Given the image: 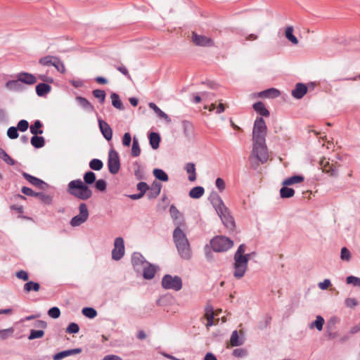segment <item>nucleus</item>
I'll return each mask as SVG.
<instances>
[{"mask_svg":"<svg viewBox=\"0 0 360 360\" xmlns=\"http://www.w3.org/2000/svg\"><path fill=\"white\" fill-rule=\"evenodd\" d=\"M324 322V319L321 316L318 315L315 321L310 323V328H316L318 330L321 331L323 329Z\"/></svg>","mask_w":360,"mask_h":360,"instance_id":"42","label":"nucleus"},{"mask_svg":"<svg viewBox=\"0 0 360 360\" xmlns=\"http://www.w3.org/2000/svg\"><path fill=\"white\" fill-rule=\"evenodd\" d=\"M185 169L188 174V180L193 181L196 179L195 165L194 163L188 162L185 166Z\"/></svg>","mask_w":360,"mask_h":360,"instance_id":"36","label":"nucleus"},{"mask_svg":"<svg viewBox=\"0 0 360 360\" xmlns=\"http://www.w3.org/2000/svg\"><path fill=\"white\" fill-rule=\"evenodd\" d=\"M304 181V176H302L301 174L293 175V176H291L285 179L283 181V185H284V186H290V185H292V184H295L302 183Z\"/></svg>","mask_w":360,"mask_h":360,"instance_id":"29","label":"nucleus"},{"mask_svg":"<svg viewBox=\"0 0 360 360\" xmlns=\"http://www.w3.org/2000/svg\"><path fill=\"white\" fill-rule=\"evenodd\" d=\"M215 185L220 192L224 191L226 188L225 181L220 177L217 178Z\"/></svg>","mask_w":360,"mask_h":360,"instance_id":"64","label":"nucleus"},{"mask_svg":"<svg viewBox=\"0 0 360 360\" xmlns=\"http://www.w3.org/2000/svg\"><path fill=\"white\" fill-rule=\"evenodd\" d=\"M131 156L138 157L141 154V148L139 143V140L136 137H134L132 140L131 147Z\"/></svg>","mask_w":360,"mask_h":360,"instance_id":"43","label":"nucleus"},{"mask_svg":"<svg viewBox=\"0 0 360 360\" xmlns=\"http://www.w3.org/2000/svg\"><path fill=\"white\" fill-rule=\"evenodd\" d=\"M136 188L142 195H144L146 191H148L149 186L144 181H140L137 184Z\"/></svg>","mask_w":360,"mask_h":360,"instance_id":"58","label":"nucleus"},{"mask_svg":"<svg viewBox=\"0 0 360 360\" xmlns=\"http://www.w3.org/2000/svg\"><path fill=\"white\" fill-rule=\"evenodd\" d=\"M340 258L343 261H349L351 259V253L350 251L346 247H344L341 249L340 252Z\"/></svg>","mask_w":360,"mask_h":360,"instance_id":"59","label":"nucleus"},{"mask_svg":"<svg viewBox=\"0 0 360 360\" xmlns=\"http://www.w3.org/2000/svg\"><path fill=\"white\" fill-rule=\"evenodd\" d=\"M169 212L171 217L175 223L177 225L176 227L183 226L185 225V221L184 219L183 214L179 212V210L174 205H172L169 207Z\"/></svg>","mask_w":360,"mask_h":360,"instance_id":"15","label":"nucleus"},{"mask_svg":"<svg viewBox=\"0 0 360 360\" xmlns=\"http://www.w3.org/2000/svg\"><path fill=\"white\" fill-rule=\"evenodd\" d=\"M173 241L180 257L189 260L192 257L191 245L186 235L180 227H176L172 234Z\"/></svg>","mask_w":360,"mask_h":360,"instance_id":"3","label":"nucleus"},{"mask_svg":"<svg viewBox=\"0 0 360 360\" xmlns=\"http://www.w3.org/2000/svg\"><path fill=\"white\" fill-rule=\"evenodd\" d=\"M16 78H18L19 81L27 85L34 84L37 81V77L33 74L27 72H20L18 73L16 75Z\"/></svg>","mask_w":360,"mask_h":360,"instance_id":"16","label":"nucleus"},{"mask_svg":"<svg viewBox=\"0 0 360 360\" xmlns=\"http://www.w3.org/2000/svg\"><path fill=\"white\" fill-rule=\"evenodd\" d=\"M22 176L32 185L41 190H46L49 188V185L43 180L25 172H22Z\"/></svg>","mask_w":360,"mask_h":360,"instance_id":"11","label":"nucleus"},{"mask_svg":"<svg viewBox=\"0 0 360 360\" xmlns=\"http://www.w3.org/2000/svg\"><path fill=\"white\" fill-rule=\"evenodd\" d=\"M204 188L200 186H197L190 190L188 195L190 198L193 199H198L204 195Z\"/></svg>","mask_w":360,"mask_h":360,"instance_id":"32","label":"nucleus"},{"mask_svg":"<svg viewBox=\"0 0 360 360\" xmlns=\"http://www.w3.org/2000/svg\"><path fill=\"white\" fill-rule=\"evenodd\" d=\"M48 315L53 319H58L60 316V310L57 307H53L49 309Z\"/></svg>","mask_w":360,"mask_h":360,"instance_id":"56","label":"nucleus"},{"mask_svg":"<svg viewBox=\"0 0 360 360\" xmlns=\"http://www.w3.org/2000/svg\"><path fill=\"white\" fill-rule=\"evenodd\" d=\"M245 340L243 337H239L238 333L237 330H234L232 332L230 338V345L232 347H238L243 345Z\"/></svg>","mask_w":360,"mask_h":360,"instance_id":"30","label":"nucleus"},{"mask_svg":"<svg viewBox=\"0 0 360 360\" xmlns=\"http://www.w3.org/2000/svg\"><path fill=\"white\" fill-rule=\"evenodd\" d=\"M86 220L87 219L84 218V217L77 214L71 219L70 224L73 227L79 226L82 224L84 223Z\"/></svg>","mask_w":360,"mask_h":360,"instance_id":"49","label":"nucleus"},{"mask_svg":"<svg viewBox=\"0 0 360 360\" xmlns=\"http://www.w3.org/2000/svg\"><path fill=\"white\" fill-rule=\"evenodd\" d=\"M0 158L8 165L13 166L15 164V161L1 147Z\"/></svg>","mask_w":360,"mask_h":360,"instance_id":"40","label":"nucleus"},{"mask_svg":"<svg viewBox=\"0 0 360 360\" xmlns=\"http://www.w3.org/2000/svg\"><path fill=\"white\" fill-rule=\"evenodd\" d=\"M79 331V326L76 323H70L66 328V333L69 334H75Z\"/></svg>","mask_w":360,"mask_h":360,"instance_id":"54","label":"nucleus"},{"mask_svg":"<svg viewBox=\"0 0 360 360\" xmlns=\"http://www.w3.org/2000/svg\"><path fill=\"white\" fill-rule=\"evenodd\" d=\"M192 39L193 43L199 46L211 47L214 46V41L210 38L204 35H200L195 32L193 33Z\"/></svg>","mask_w":360,"mask_h":360,"instance_id":"13","label":"nucleus"},{"mask_svg":"<svg viewBox=\"0 0 360 360\" xmlns=\"http://www.w3.org/2000/svg\"><path fill=\"white\" fill-rule=\"evenodd\" d=\"M108 167L109 172L112 174H116L120 169L119 154L113 148H111L109 151Z\"/></svg>","mask_w":360,"mask_h":360,"instance_id":"7","label":"nucleus"},{"mask_svg":"<svg viewBox=\"0 0 360 360\" xmlns=\"http://www.w3.org/2000/svg\"><path fill=\"white\" fill-rule=\"evenodd\" d=\"M224 226L230 231H233L236 228L235 220L231 214L229 209L226 207L221 210V213L217 212Z\"/></svg>","mask_w":360,"mask_h":360,"instance_id":"8","label":"nucleus"},{"mask_svg":"<svg viewBox=\"0 0 360 360\" xmlns=\"http://www.w3.org/2000/svg\"><path fill=\"white\" fill-rule=\"evenodd\" d=\"M153 174L155 179L162 181H167L169 180V176L162 169L155 168L153 171Z\"/></svg>","mask_w":360,"mask_h":360,"instance_id":"37","label":"nucleus"},{"mask_svg":"<svg viewBox=\"0 0 360 360\" xmlns=\"http://www.w3.org/2000/svg\"><path fill=\"white\" fill-rule=\"evenodd\" d=\"M285 37L293 44H298L297 38L293 34V27L289 26L286 28L285 32Z\"/></svg>","mask_w":360,"mask_h":360,"instance_id":"41","label":"nucleus"},{"mask_svg":"<svg viewBox=\"0 0 360 360\" xmlns=\"http://www.w3.org/2000/svg\"><path fill=\"white\" fill-rule=\"evenodd\" d=\"M16 128L18 131L24 132L29 128V122L26 120H21L18 122Z\"/></svg>","mask_w":360,"mask_h":360,"instance_id":"60","label":"nucleus"},{"mask_svg":"<svg viewBox=\"0 0 360 360\" xmlns=\"http://www.w3.org/2000/svg\"><path fill=\"white\" fill-rule=\"evenodd\" d=\"M208 199L212 205L215 209L217 213H221V210L224 209L226 207L224 205L221 198L216 191H212Z\"/></svg>","mask_w":360,"mask_h":360,"instance_id":"12","label":"nucleus"},{"mask_svg":"<svg viewBox=\"0 0 360 360\" xmlns=\"http://www.w3.org/2000/svg\"><path fill=\"white\" fill-rule=\"evenodd\" d=\"M284 186L280 189V195L282 198H290L295 195V190L292 188Z\"/></svg>","mask_w":360,"mask_h":360,"instance_id":"38","label":"nucleus"},{"mask_svg":"<svg viewBox=\"0 0 360 360\" xmlns=\"http://www.w3.org/2000/svg\"><path fill=\"white\" fill-rule=\"evenodd\" d=\"M14 333L13 327H11L6 329H0V338L1 340H6L8 337L11 336Z\"/></svg>","mask_w":360,"mask_h":360,"instance_id":"51","label":"nucleus"},{"mask_svg":"<svg viewBox=\"0 0 360 360\" xmlns=\"http://www.w3.org/2000/svg\"><path fill=\"white\" fill-rule=\"evenodd\" d=\"M44 335V330H30L28 340H32L37 338H41Z\"/></svg>","mask_w":360,"mask_h":360,"instance_id":"50","label":"nucleus"},{"mask_svg":"<svg viewBox=\"0 0 360 360\" xmlns=\"http://www.w3.org/2000/svg\"><path fill=\"white\" fill-rule=\"evenodd\" d=\"M93 96L96 98L101 104H103L105 101L106 94L104 90L102 89H94L92 91Z\"/></svg>","mask_w":360,"mask_h":360,"instance_id":"45","label":"nucleus"},{"mask_svg":"<svg viewBox=\"0 0 360 360\" xmlns=\"http://www.w3.org/2000/svg\"><path fill=\"white\" fill-rule=\"evenodd\" d=\"M131 264L134 269L139 273L141 272L143 268L148 264V262L144 258V257L140 252H134L131 255Z\"/></svg>","mask_w":360,"mask_h":360,"instance_id":"10","label":"nucleus"},{"mask_svg":"<svg viewBox=\"0 0 360 360\" xmlns=\"http://www.w3.org/2000/svg\"><path fill=\"white\" fill-rule=\"evenodd\" d=\"M161 188L162 184L157 181H154L151 186H149L148 192L147 193L148 198L150 200L156 198L160 195Z\"/></svg>","mask_w":360,"mask_h":360,"instance_id":"20","label":"nucleus"},{"mask_svg":"<svg viewBox=\"0 0 360 360\" xmlns=\"http://www.w3.org/2000/svg\"><path fill=\"white\" fill-rule=\"evenodd\" d=\"M79 215L84 217V218H86L88 219L89 213L88 210L87 205L84 202H82L79 205Z\"/></svg>","mask_w":360,"mask_h":360,"instance_id":"52","label":"nucleus"},{"mask_svg":"<svg viewBox=\"0 0 360 360\" xmlns=\"http://www.w3.org/2000/svg\"><path fill=\"white\" fill-rule=\"evenodd\" d=\"M112 106L120 110H124V106L117 93H112L110 95Z\"/></svg>","mask_w":360,"mask_h":360,"instance_id":"33","label":"nucleus"},{"mask_svg":"<svg viewBox=\"0 0 360 360\" xmlns=\"http://www.w3.org/2000/svg\"><path fill=\"white\" fill-rule=\"evenodd\" d=\"M148 106L156 113L159 117L164 119L167 123L171 122V119L168 115L163 112L155 103H149Z\"/></svg>","mask_w":360,"mask_h":360,"instance_id":"28","label":"nucleus"},{"mask_svg":"<svg viewBox=\"0 0 360 360\" xmlns=\"http://www.w3.org/2000/svg\"><path fill=\"white\" fill-rule=\"evenodd\" d=\"M252 108L259 115L263 117H269L270 115L269 110L265 107L262 101H257L252 105Z\"/></svg>","mask_w":360,"mask_h":360,"instance_id":"25","label":"nucleus"},{"mask_svg":"<svg viewBox=\"0 0 360 360\" xmlns=\"http://www.w3.org/2000/svg\"><path fill=\"white\" fill-rule=\"evenodd\" d=\"M232 354L237 358H243L248 355V351L244 348H237L233 349Z\"/></svg>","mask_w":360,"mask_h":360,"instance_id":"53","label":"nucleus"},{"mask_svg":"<svg viewBox=\"0 0 360 360\" xmlns=\"http://www.w3.org/2000/svg\"><path fill=\"white\" fill-rule=\"evenodd\" d=\"M346 282L347 284H353L354 286L360 287V278L356 277L354 276H349L346 278Z\"/></svg>","mask_w":360,"mask_h":360,"instance_id":"63","label":"nucleus"},{"mask_svg":"<svg viewBox=\"0 0 360 360\" xmlns=\"http://www.w3.org/2000/svg\"><path fill=\"white\" fill-rule=\"evenodd\" d=\"M43 127V124L39 120H35L34 124L30 126V132L33 135H39L43 134V130L41 129V127Z\"/></svg>","mask_w":360,"mask_h":360,"instance_id":"39","label":"nucleus"},{"mask_svg":"<svg viewBox=\"0 0 360 360\" xmlns=\"http://www.w3.org/2000/svg\"><path fill=\"white\" fill-rule=\"evenodd\" d=\"M267 127L262 117H257L252 129V155L262 163L268 160L269 155L266 145Z\"/></svg>","mask_w":360,"mask_h":360,"instance_id":"1","label":"nucleus"},{"mask_svg":"<svg viewBox=\"0 0 360 360\" xmlns=\"http://www.w3.org/2000/svg\"><path fill=\"white\" fill-rule=\"evenodd\" d=\"M95 188L99 191H105L106 190L107 184L104 179L96 180Z\"/></svg>","mask_w":360,"mask_h":360,"instance_id":"61","label":"nucleus"},{"mask_svg":"<svg viewBox=\"0 0 360 360\" xmlns=\"http://www.w3.org/2000/svg\"><path fill=\"white\" fill-rule=\"evenodd\" d=\"M210 245L214 252H223L233 247V241L228 237L217 236L210 240Z\"/></svg>","mask_w":360,"mask_h":360,"instance_id":"4","label":"nucleus"},{"mask_svg":"<svg viewBox=\"0 0 360 360\" xmlns=\"http://www.w3.org/2000/svg\"><path fill=\"white\" fill-rule=\"evenodd\" d=\"M245 252V244H240L239 247L238 248V250L234 254V262H236L240 257L244 255Z\"/></svg>","mask_w":360,"mask_h":360,"instance_id":"62","label":"nucleus"},{"mask_svg":"<svg viewBox=\"0 0 360 360\" xmlns=\"http://www.w3.org/2000/svg\"><path fill=\"white\" fill-rule=\"evenodd\" d=\"M7 136L11 139H17L19 136V134L16 127H10L7 130Z\"/></svg>","mask_w":360,"mask_h":360,"instance_id":"57","label":"nucleus"},{"mask_svg":"<svg viewBox=\"0 0 360 360\" xmlns=\"http://www.w3.org/2000/svg\"><path fill=\"white\" fill-rule=\"evenodd\" d=\"M5 86L10 91L15 92H22L25 90V86L19 81L18 78L16 79L8 80L6 82Z\"/></svg>","mask_w":360,"mask_h":360,"instance_id":"18","label":"nucleus"},{"mask_svg":"<svg viewBox=\"0 0 360 360\" xmlns=\"http://www.w3.org/2000/svg\"><path fill=\"white\" fill-rule=\"evenodd\" d=\"M148 139L150 145L153 150H156L159 148L160 143L161 141V137L158 133L150 132L148 134Z\"/></svg>","mask_w":360,"mask_h":360,"instance_id":"27","label":"nucleus"},{"mask_svg":"<svg viewBox=\"0 0 360 360\" xmlns=\"http://www.w3.org/2000/svg\"><path fill=\"white\" fill-rule=\"evenodd\" d=\"M34 197H37L40 200L41 202L49 205L53 202V196L46 194L44 192H35Z\"/></svg>","mask_w":360,"mask_h":360,"instance_id":"34","label":"nucleus"},{"mask_svg":"<svg viewBox=\"0 0 360 360\" xmlns=\"http://www.w3.org/2000/svg\"><path fill=\"white\" fill-rule=\"evenodd\" d=\"M98 122L100 131L103 137L107 141H110L112 138V129L110 126L100 117L98 118Z\"/></svg>","mask_w":360,"mask_h":360,"instance_id":"14","label":"nucleus"},{"mask_svg":"<svg viewBox=\"0 0 360 360\" xmlns=\"http://www.w3.org/2000/svg\"><path fill=\"white\" fill-rule=\"evenodd\" d=\"M103 162L101 160L97 159V158L92 159L89 162V167L92 170L99 171L103 168Z\"/></svg>","mask_w":360,"mask_h":360,"instance_id":"48","label":"nucleus"},{"mask_svg":"<svg viewBox=\"0 0 360 360\" xmlns=\"http://www.w3.org/2000/svg\"><path fill=\"white\" fill-rule=\"evenodd\" d=\"M251 259V254H244L233 263L234 272L233 276L239 279L244 276L248 269L249 260Z\"/></svg>","mask_w":360,"mask_h":360,"instance_id":"6","label":"nucleus"},{"mask_svg":"<svg viewBox=\"0 0 360 360\" xmlns=\"http://www.w3.org/2000/svg\"><path fill=\"white\" fill-rule=\"evenodd\" d=\"M84 181L80 179L70 181L67 187V192L72 196L82 200H87L91 198L93 192L89 188L96 180V174L92 171H88L83 176Z\"/></svg>","mask_w":360,"mask_h":360,"instance_id":"2","label":"nucleus"},{"mask_svg":"<svg viewBox=\"0 0 360 360\" xmlns=\"http://www.w3.org/2000/svg\"><path fill=\"white\" fill-rule=\"evenodd\" d=\"M53 66L60 73L64 74L66 71L63 62L59 57L56 56Z\"/></svg>","mask_w":360,"mask_h":360,"instance_id":"47","label":"nucleus"},{"mask_svg":"<svg viewBox=\"0 0 360 360\" xmlns=\"http://www.w3.org/2000/svg\"><path fill=\"white\" fill-rule=\"evenodd\" d=\"M55 57L50 55L44 56L39 60V63L44 66H53Z\"/></svg>","mask_w":360,"mask_h":360,"instance_id":"46","label":"nucleus"},{"mask_svg":"<svg viewBox=\"0 0 360 360\" xmlns=\"http://www.w3.org/2000/svg\"><path fill=\"white\" fill-rule=\"evenodd\" d=\"M158 270V266L148 262L141 270L143 277L146 280H150L154 278Z\"/></svg>","mask_w":360,"mask_h":360,"instance_id":"21","label":"nucleus"},{"mask_svg":"<svg viewBox=\"0 0 360 360\" xmlns=\"http://www.w3.org/2000/svg\"><path fill=\"white\" fill-rule=\"evenodd\" d=\"M31 144L35 148H41L45 145V139L43 136L34 135L30 140Z\"/></svg>","mask_w":360,"mask_h":360,"instance_id":"35","label":"nucleus"},{"mask_svg":"<svg viewBox=\"0 0 360 360\" xmlns=\"http://www.w3.org/2000/svg\"><path fill=\"white\" fill-rule=\"evenodd\" d=\"M134 166H136V168L134 170V175L136 178L139 180H141L144 179L143 172L141 169V165L137 162H135L134 163Z\"/></svg>","mask_w":360,"mask_h":360,"instance_id":"55","label":"nucleus"},{"mask_svg":"<svg viewBox=\"0 0 360 360\" xmlns=\"http://www.w3.org/2000/svg\"><path fill=\"white\" fill-rule=\"evenodd\" d=\"M161 285L164 289L179 291L182 288V279L179 276L166 274L162 277Z\"/></svg>","mask_w":360,"mask_h":360,"instance_id":"5","label":"nucleus"},{"mask_svg":"<svg viewBox=\"0 0 360 360\" xmlns=\"http://www.w3.org/2000/svg\"><path fill=\"white\" fill-rule=\"evenodd\" d=\"M40 290V284L37 282L32 281H27L23 285V290L26 293H29L32 291L38 292Z\"/></svg>","mask_w":360,"mask_h":360,"instance_id":"31","label":"nucleus"},{"mask_svg":"<svg viewBox=\"0 0 360 360\" xmlns=\"http://www.w3.org/2000/svg\"><path fill=\"white\" fill-rule=\"evenodd\" d=\"M124 255V243L122 237H117L114 241V248L112 250V258L118 261L121 259Z\"/></svg>","mask_w":360,"mask_h":360,"instance_id":"9","label":"nucleus"},{"mask_svg":"<svg viewBox=\"0 0 360 360\" xmlns=\"http://www.w3.org/2000/svg\"><path fill=\"white\" fill-rule=\"evenodd\" d=\"M308 86L304 83H297L292 91V96L296 99H301L307 93Z\"/></svg>","mask_w":360,"mask_h":360,"instance_id":"17","label":"nucleus"},{"mask_svg":"<svg viewBox=\"0 0 360 360\" xmlns=\"http://www.w3.org/2000/svg\"><path fill=\"white\" fill-rule=\"evenodd\" d=\"M281 92L275 88H270L264 91H260L258 96L261 98H275L280 96Z\"/></svg>","mask_w":360,"mask_h":360,"instance_id":"26","label":"nucleus"},{"mask_svg":"<svg viewBox=\"0 0 360 360\" xmlns=\"http://www.w3.org/2000/svg\"><path fill=\"white\" fill-rule=\"evenodd\" d=\"M82 314L89 318V319H94L98 313H97V311L93 308V307H84L82 310Z\"/></svg>","mask_w":360,"mask_h":360,"instance_id":"44","label":"nucleus"},{"mask_svg":"<svg viewBox=\"0 0 360 360\" xmlns=\"http://www.w3.org/2000/svg\"><path fill=\"white\" fill-rule=\"evenodd\" d=\"M321 165L323 172L328 174L329 176L333 177H337L338 176V169L337 167L330 163L329 161H321Z\"/></svg>","mask_w":360,"mask_h":360,"instance_id":"19","label":"nucleus"},{"mask_svg":"<svg viewBox=\"0 0 360 360\" xmlns=\"http://www.w3.org/2000/svg\"><path fill=\"white\" fill-rule=\"evenodd\" d=\"M75 99L77 101L78 104L86 112H96L94 106L86 98L82 97L81 96H76Z\"/></svg>","mask_w":360,"mask_h":360,"instance_id":"23","label":"nucleus"},{"mask_svg":"<svg viewBox=\"0 0 360 360\" xmlns=\"http://www.w3.org/2000/svg\"><path fill=\"white\" fill-rule=\"evenodd\" d=\"M35 91L38 96L44 97L51 91V86L47 83H39L36 87Z\"/></svg>","mask_w":360,"mask_h":360,"instance_id":"24","label":"nucleus"},{"mask_svg":"<svg viewBox=\"0 0 360 360\" xmlns=\"http://www.w3.org/2000/svg\"><path fill=\"white\" fill-rule=\"evenodd\" d=\"M82 352L81 348H75L67 350H63L60 352L55 354L53 356V360H61L70 355L79 354Z\"/></svg>","mask_w":360,"mask_h":360,"instance_id":"22","label":"nucleus"}]
</instances>
